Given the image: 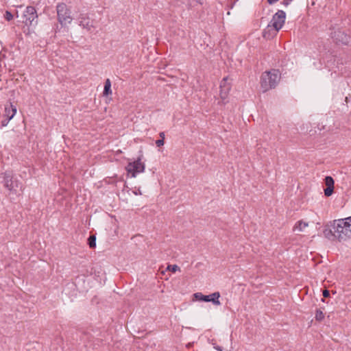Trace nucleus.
I'll return each mask as SVG.
<instances>
[{
	"label": "nucleus",
	"mask_w": 351,
	"mask_h": 351,
	"mask_svg": "<svg viewBox=\"0 0 351 351\" xmlns=\"http://www.w3.org/2000/svg\"><path fill=\"white\" fill-rule=\"evenodd\" d=\"M333 236L339 241H344L351 239V217L335 220L332 224Z\"/></svg>",
	"instance_id": "obj_1"
},
{
	"label": "nucleus",
	"mask_w": 351,
	"mask_h": 351,
	"mask_svg": "<svg viewBox=\"0 0 351 351\" xmlns=\"http://www.w3.org/2000/svg\"><path fill=\"white\" fill-rule=\"evenodd\" d=\"M280 80V73L277 69L267 71L261 74L260 80L261 89L263 93L275 88Z\"/></svg>",
	"instance_id": "obj_2"
},
{
	"label": "nucleus",
	"mask_w": 351,
	"mask_h": 351,
	"mask_svg": "<svg viewBox=\"0 0 351 351\" xmlns=\"http://www.w3.org/2000/svg\"><path fill=\"white\" fill-rule=\"evenodd\" d=\"M3 186L8 190V195L10 199H14L23 191L22 184L13 177L12 173H5L3 177Z\"/></svg>",
	"instance_id": "obj_3"
},
{
	"label": "nucleus",
	"mask_w": 351,
	"mask_h": 351,
	"mask_svg": "<svg viewBox=\"0 0 351 351\" xmlns=\"http://www.w3.org/2000/svg\"><path fill=\"white\" fill-rule=\"evenodd\" d=\"M58 21L62 25L71 23L72 17L71 11L64 3H60L56 6Z\"/></svg>",
	"instance_id": "obj_4"
},
{
	"label": "nucleus",
	"mask_w": 351,
	"mask_h": 351,
	"mask_svg": "<svg viewBox=\"0 0 351 351\" xmlns=\"http://www.w3.org/2000/svg\"><path fill=\"white\" fill-rule=\"evenodd\" d=\"M145 165L142 162V158L139 156L133 162H130L125 167L127 173L131 177L135 178L137 174L144 172Z\"/></svg>",
	"instance_id": "obj_5"
},
{
	"label": "nucleus",
	"mask_w": 351,
	"mask_h": 351,
	"mask_svg": "<svg viewBox=\"0 0 351 351\" xmlns=\"http://www.w3.org/2000/svg\"><path fill=\"white\" fill-rule=\"evenodd\" d=\"M228 77H224L220 83L219 97L221 101L219 104H226L228 102V97L231 89V84L228 82Z\"/></svg>",
	"instance_id": "obj_6"
},
{
	"label": "nucleus",
	"mask_w": 351,
	"mask_h": 351,
	"mask_svg": "<svg viewBox=\"0 0 351 351\" xmlns=\"http://www.w3.org/2000/svg\"><path fill=\"white\" fill-rule=\"evenodd\" d=\"M285 18L286 14L283 10H278L273 16L269 24L276 28L274 32V33L278 32V31L282 27L285 22Z\"/></svg>",
	"instance_id": "obj_7"
},
{
	"label": "nucleus",
	"mask_w": 351,
	"mask_h": 351,
	"mask_svg": "<svg viewBox=\"0 0 351 351\" xmlns=\"http://www.w3.org/2000/svg\"><path fill=\"white\" fill-rule=\"evenodd\" d=\"M193 295L197 300L204 302H212L213 304L215 305H221V302L219 300V298H220L219 292H215L208 295H204L202 293L197 292L194 293Z\"/></svg>",
	"instance_id": "obj_8"
},
{
	"label": "nucleus",
	"mask_w": 351,
	"mask_h": 351,
	"mask_svg": "<svg viewBox=\"0 0 351 351\" xmlns=\"http://www.w3.org/2000/svg\"><path fill=\"white\" fill-rule=\"evenodd\" d=\"M23 22L26 25H32L33 22L38 18V14L35 8L33 6H27L23 12ZM36 23L37 21H36Z\"/></svg>",
	"instance_id": "obj_9"
},
{
	"label": "nucleus",
	"mask_w": 351,
	"mask_h": 351,
	"mask_svg": "<svg viewBox=\"0 0 351 351\" xmlns=\"http://www.w3.org/2000/svg\"><path fill=\"white\" fill-rule=\"evenodd\" d=\"M16 106L10 102L5 105L3 114L5 119L1 121V126H5L8 124L16 113Z\"/></svg>",
	"instance_id": "obj_10"
},
{
	"label": "nucleus",
	"mask_w": 351,
	"mask_h": 351,
	"mask_svg": "<svg viewBox=\"0 0 351 351\" xmlns=\"http://www.w3.org/2000/svg\"><path fill=\"white\" fill-rule=\"evenodd\" d=\"M332 38L337 43H341L343 45H348L351 41L350 36L341 30L335 31L332 33Z\"/></svg>",
	"instance_id": "obj_11"
},
{
	"label": "nucleus",
	"mask_w": 351,
	"mask_h": 351,
	"mask_svg": "<svg viewBox=\"0 0 351 351\" xmlns=\"http://www.w3.org/2000/svg\"><path fill=\"white\" fill-rule=\"evenodd\" d=\"M79 25L88 31H90L92 28L94 27L93 22L90 21L88 16L84 14H82L79 16Z\"/></svg>",
	"instance_id": "obj_12"
},
{
	"label": "nucleus",
	"mask_w": 351,
	"mask_h": 351,
	"mask_svg": "<svg viewBox=\"0 0 351 351\" xmlns=\"http://www.w3.org/2000/svg\"><path fill=\"white\" fill-rule=\"evenodd\" d=\"M275 27H274L271 25L268 24L267 27L264 29L263 32V36L266 39H271L276 36L278 32H274Z\"/></svg>",
	"instance_id": "obj_13"
},
{
	"label": "nucleus",
	"mask_w": 351,
	"mask_h": 351,
	"mask_svg": "<svg viewBox=\"0 0 351 351\" xmlns=\"http://www.w3.org/2000/svg\"><path fill=\"white\" fill-rule=\"evenodd\" d=\"M308 226V223L303 220H300L295 223L293 228V232H302L306 227Z\"/></svg>",
	"instance_id": "obj_14"
},
{
	"label": "nucleus",
	"mask_w": 351,
	"mask_h": 351,
	"mask_svg": "<svg viewBox=\"0 0 351 351\" xmlns=\"http://www.w3.org/2000/svg\"><path fill=\"white\" fill-rule=\"evenodd\" d=\"M103 94L104 96H108L112 94L111 82H110V79H106V80L105 82Z\"/></svg>",
	"instance_id": "obj_15"
},
{
	"label": "nucleus",
	"mask_w": 351,
	"mask_h": 351,
	"mask_svg": "<svg viewBox=\"0 0 351 351\" xmlns=\"http://www.w3.org/2000/svg\"><path fill=\"white\" fill-rule=\"evenodd\" d=\"M88 244L90 248H95L96 246V237L95 235H91L88 239Z\"/></svg>",
	"instance_id": "obj_16"
},
{
	"label": "nucleus",
	"mask_w": 351,
	"mask_h": 351,
	"mask_svg": "<svg viewBox=\"0 0 351 351\" xmlns=\"http://www.w3.org/2000/svg\"><path fill=\"white\" fill-rule=\"evenodd\" d=\"M315 318L317 321H322L324 318V314L323 311H321L320 309H317L315 313Z\"/></svg>",
	"instance_id": "obj_17"
},
{
	"label": "nucleus",
	"mask_w": 351,
	"mask_h": 351,
	"mask_svg": "<svg viewBox=\"0 0 351 351\" xmlns=\"http://www.w3.org/2000/svg\"><path fill=\"white\" fill-rule=\"evenodd\" d=\"M325 183L327 187L334 188V180L332 177L327 176L325 178Z\"/></svg>",
	"instance_id": "obj_18"
},
{
	"label": "nucleus",
	"mask_w": 351,
	"mask_h": 351,
	"mask_svg": "<svg viewBox=\"0 0 351 351\" xmlns=\"http://www.w3.org/2000/svg\"><path fill=\"white\" fill-rule=\"evenodd\" d=\"M167 270L170 271L173 273L180 270V267L177 265H169L167 267Z\"/></svg>",
	"instance_id": "obj_19"
},
{
	"label": "nucleus",
	"mask_w": 351,
	"mask_h": 351,
	"mask_svg": "<svg viewBox=\"0 0 351 351\" xmlns=\"http://www.w3.org/2000/svg\"><path fill=\"white\" fill-rule=\"evenodd\" d=\"M333 189L334 188H330V187H327L326 189H325V190H324L325 195L327 197H329L330 195H331L333 192Z\"/></svg>",
	"instance_id": "obj_20"
},
{
	"label": "nucleus",
	"mask_w": 351,
	"mask_h": 351,
	"mask_svg": "<svg viewBox=\"0 0 351 351\" xmlns=\"http://www.w3.org/2000/svg\"><path fill=\"white\" fill-rule=\"evenodd\" d=\"M4 18L10 21L13 19V15L9 11H6L4 14Z\"/></svg>",
	"instance_id": "obj_21"
},
{
	"label": "nucleus",
	"mask_w": 351,
	"mask_h": 351,
	"mask_svg": "<svg viewBox=\"0 0 351 351\" xmlns=\"http://www.w3.org/2000/svg\"><path fill=\"white\" fill-rule=\"evenodd\" d=\"M165 141L162 139H158L156 141V145L157 147H161L164 145Z\"/></svg>",
	"instance_id": "obj_22"
},
{
	"label": "nucleus",
	"mask_w": 351,
	"mask_h": 351,
	"mask_svg": "<svg viewBox=\"0 0 351 351\" xmlns=\"http://www.w3.org/2000/svg\"><path fill=\"white\" fill-rule=\"evenodd\" d=\"M329 295H330V293H329V291L328 290H324L323 291V296L324 298H328Z\"/></svg>",
	"instance_id": "obj_23"
},
{
	"label": "nucleus",
	"mask_w": 351,
	"mask_h": 351,
	"mask_svg": "<svg viewBox=\"0 0 351 351\" xmlns=\"http://www.w3.org/2000/svg\"><path fill=\"white\" fill-rule=\"evenodd\" d=\"M159 136L160 137V139H162V140L165 139V133L163 132H160L159 133Z\"/></svg>",
	"instance_id": "obj_24"
},
{
	"label": "nucleus",
	"mask_w": 351,
	"mask_h": 351,
	"mask_svg": "<svg viewBox=\"0 0 351 351\" xmlns=\"http://www.w3.org/2000/svg\"><path fill=\"white\" fill-rule=\"evenodd\" d=\"M215 348H216L217 350H219V351H222L221 348V347H219V346L215 347Z\"/></svg>",
	"instance_id": "obj_25"
},
{
	"label": "nucleus",
	"mask_w": 351,
	"mask_h": 351,
	"mask_svg": "<svg viewBox=\"0 0 351 351\" xmlns=\"http://www.w3.org/2000/svg\"><path fill=\"white\" fill-rule=\"evenodd\" d=\"M284 3H285V5H288V3H289L288 0H285V1H284Z\"/></svg>",
	"instance_id": "obj_26"
}]
</instances>
